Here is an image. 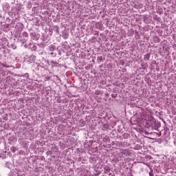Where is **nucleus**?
Listing matches in <instances>:
<instances>
[{
    "mask_svg": "<svg viewBox=\"0 0 176 176\" xmlns=\"http://www.w3.org/2000/svg\"><path fill=\"white\" fill-rule=\"evenodd\" d=\"M31 39L33 41H38L39 39V34H36L35 32H32L30 33Z\"/></svg>",
    "mask_w": 176,
    "mask_h": 176,
    "instance_id": "1",
    "label": "nucleus"
},
{
    "mask_svg": "<svg viewBox=\"0 0 176 176\" xmlns=\"http://www.w3.org/2000/svg\"><path fill=\"white\" fill-rule=\"evenodd\" d=\"M133 151H129V149L123 150L122 155H133Z\"/></svg>",
    "mask_w": 176,
    "mask_h": 176,
    "instance_id": "2",
    "label": "nucleus"
},
{
    "mask_svg": "<svg viewBox=\"0 0 176 176\" xmlns=\"http://www.w3.org/2000/svg\"><path fill=\"white\" fill-rule=\"evenodd\" d=\"M108 129H109V124H103L102 125V130L103 131H107L108 130Z\"/></svg>",
    "mask_w": 176,
    "mask_h": 176,
    "instance_id": "3",
    "label": "nucleus"
},
{
    "mask_svg": "<svg viewBox=\"0 0 176 176\" xmlns=\"http://www.w3.org/2000/svg\"><path fill=\"white\" fill-rule=\"evenodd\" d=\"M53 30L56 34H60V28L58 26H54Z\"/></svg>",
    "mask_w": 176,
    "mask_h": 176,
    "instance_id": "4",
    "label": "nucleus"
},
{
    "mask_svg": "<svg viewBox=\"0 0 176 176\" xmlns=\"http://www.w3.org/2000/svg\"><path fill=\"white\" fill-rule=\"evenodd\" d=\"M149 58H151V54L147 53L144 55V61H149Z\"/></svg>",
    "mask_w": 176,
    "mask_h": 176,
    "instance_id": "5",
    "label": "nucleus"
},
{
    "mask_svg": "<svg viewBox=\"0 0 176 176\" xmlns=\"http://www.w3.org/2000/svg\"><path fill=\"white\" fill-rule=\"evenodd\" d=\"M51 151L52 152H58V147H57L56 145H54L52 146Z\"/></svg>",
    "mask_w": 176,
    "mask_h": 176,
    "instance_id": "6",
    "label": "nucleus"
},
{
    "mask_svg": "<svg viewBox=\"0 0 176 176\" xmlns=\"http://www.w3.org/2000/svg\"><path fill=\"white\" fill-rule=\"evenodd\" d=\"M62 36H63V39H68V37L69 36V35L68 34V33L63 32L62 33Z\"/></svg>",
    "mask_w": 176,
    "mask_h": 176,
    "instance_id": "7",
    "label": "nucleus"
},
{
    "mask_svg": "<svg viewBox=\"0 0 176 176\" xmlns=\"http://www.w3.org/2000/svg\"><path fill=\"white\" fill-rule=\"evenodd\" d=\"M14 138H13V137L11 136V137L8 139V144H10V145H13V144H14Z\"/></svg>",
    "mask_w": 176,
    "mask_h": 176,
    "instance_id": "8",
    "label": "nucleus"
},
{
    "mask_svg": "<svg viewBox=\"0 0 176 176\" xmlns=\"http://www.w3.org/2000/svg\"><path fill=\"white\" fill-rule=\"evenodd\" d=\"M54 50H56V45H51L50 46V52H54Z\"/></svg>",
    "mask_w": 176,
    "mask_h": 176,
    "instance_id": "9",
    "label": "nucleus"
},
{
    "mask_svg": "<svg viewBox=\"0 0 176 176\" xmlns=\"http://www.w3.org/2000/svg\"><path fill=\"white\" fill-rule=\"evenodd\" d=\"M123 139L124 140H127L129 138V137H130V135H129V133H124L122 135Z\"/></svg>",
    "mask_w": 176,
    "mask_h": 176,
    "instance_id": "10",
    "label": "nucleus"
},
{
    "mask_svg": "<svg viewBox=\"0 0 176 176\" xmlns=\"http://www.w3.org/2000/svg\"><path fill=\"white\" fill-rule=\"evenodd\" d=\"M91 145V144L90 143L87 144V140L84 143L85 148H90Z\"/></svg>",
    "mask_w": 176,
    "mask_h": 176,
    "instance_id": "11",
    "label": "nucleus"
},
{
    "mask_svg": "<svg viewBox=\"0 0 176 176\" xmlns=\"http://www.w3.org/2000/svg\"><path fill=\"white\" fill-rule=\"evenodd\" d=\"M51 64H52L53 65H54L55 67H58V63L54 61V60H51Z\"/></svg>",
    "mask_w": 176,
    "mask_h": 176,
    "instance_id": "12",
    "label": "nucleus"
},
{
    "mask_svg": "<svg viewBox=\"0 0 176 176\" xmlns=\"http://www.w3.org/2000/svg\"><path fill=\"white\" fill-rule=\"evenodd\" d=\"M11 151L13 153H16V151H17V148H16L15 146H12L11 148Z\"/></svg>",
    "mask_w": 176,
    "mask_h": 176,
    "instance_id": "13",
    "label": "nucleus"
},
{
    "mask_svg": "<svg viewBox=\"0 0 176 176\" xmlns=\"http://www.w3.org/2000/svg\"><path fill=\"white\" fill-rule=\"evenodd\" d=\"M22 35H23V38H27V36H28V33L27 32H23L22 33Z\"/></svg>",
    "mask_w": 176,
    "mask_h": 176,
    "instance_id": "14",
    "label": "nucleus"
},
{
    "mask_svg": "<svg viewBox=\"0 0 176 176\" xmlns=\"http://www.w3.org/2000/svg\"><path fill=\"white\" fill-rule=\"evenodd\" d=\"M80 126H85V124H86V122L85 121H83V120H80Z\"/></svg>",
    "mask_w": 176,
    "mask_h": 176,
    "instance_id": "15",
    "label": "nucleus"
},
{
    "mask_svg": "<svg viewBox=\"0 0 176 176\" xmlns=\"http://www.w3.org/2000/svg\"><path fill=\"white\" fill-rule=\"evenodd\" d=\"M29 58L30 60H32V61H34L36 60V58L34 55L30 56Z\"/></svg>",
    "mask_w": 176,
    "mask_h": 176,
    "instance_id": "16",
    "label": "nucleus"
},
{
    "mask_svg": "<svg viewBox=\"0 0 176 176\" xmlns=\"http://www.w3.org/2000/svg\"><path fill=\"white\" fill-rule=\"evenodd\" d=\"M103 141L104 142H107L109 141V137L105 136V138L103 139Z\"/></svg>",
    "mask_w": 176,
    "mask_h": 176,
    "instance_id": "17",
    "label": "nucleus"
},
{
    "mask_svg": "<svg viewBox=\"0 0 176 176\" xmlns=\"http://www.w3.org/2000/svg\"><path fill=\"white\" fill-rule=\"evenodd\" d=\"M95 94H96V96H98V95L101 94V91H100V90H96V91H95Z\"/></svg>",
    "mask_w": 176,
    "mask_h": 176,
    "instance_id": "18",
    "label": "nucleus"
},
{
    "mask_svg": "<svg viewBox=\"0 0 176 176\" xmlns=\"http://www.w3.org/2000/svg\"><path fill=\"white\" fill-rule=\"evenodd\" d=\"M11 47H12V49H14V50L17 49V46H16V45L14 44H11Z\"/></svg>",
    "mask_w": 176,
    "mask_h": 176,
    "instance_id": "19",
    "label": "nucleus"
},
{
    "mask_svg": "<svg viewBox=\"0 0 176 176\" xmlns=\"http://www.w3.org/2000/svg\"><path fill=\"white\" fill-rule=\"evenodd\" d=\"M111 97H112L113 98H116L118 97V95H117V94H111Z\"/></svg>",
    "mask_w": 176,
    "mask_h": 176,
    "instance_id": "20",
    "label": "nucleus"
},
{
    "mask_svg": "<svg viewBox=\"0 0 176 176\" xmlns=\"http://www.w3.org/2000/svg\"><path fill=\"white\" fill-rule=\"evenodd\" d=\"M32 50H36V45H33L32 47Z\"/></svg>",
    "mask_w": 176,
    "mask_h": 176,
    "instance_id": "21",
    "label": "nucleus"
},
{
    "mask_svg": "<svg viewBox=\"0 0 176 176\" xmlns=\"http://www.w3.org/2000/svg\"><path fill=\"white\" fill-rule=\"evenodd\" d=\"M97 59L100 60V61H102V56H98Z\"/></svg>",
    "mask_w": 176,
    "mask_h": 176,
    "instance_id": "22",
    "label": "nucleus"
},
{
    "mask_svg": "<svg viewBox=\"0 0 176 176\" xmlns=\"http://www.w3.org/2000/svg\"><path fill=\"white\" fill-rule=\"evenodd\" d=\"M2 157V159H6V155H0V158Z\"/></svg>",
    "mask_w": 176,
    "mask_h": 176,
    "instance_id": "23",
    "label": "nucleus"
},
{
    "mask_svg": "<svg viewBox=\"0 0 176 176\" xmlns=\"http://www.w3.org/2000/svg\"><path fill=\"white\" fill-rule=\"evenodd\" d=\"M80 107H81V108H85V107H86V105H85V104H82L81 105H80Z\"/></svg>",
    "mask_w": 176,
    "mask_h": 176,
    "instance_id": "24",
    "label": "nucleus"
},
{
    "mask_svg": "<svg viewBox=\"0 0 176 176\" xmlns=\"http://www.w3.org/2000/svg\"><path fill=\"white\" fill-rule=\"evenodd\" d=\"M92 41H96V37H92Z\"/></svg>",
    "mask_w": 176,
    "mask_h": 176,
    "instance_id": "25",
    "label": "nucleus"
},
{
    "mask_svg": "<svg viewBox=\"0 0 176 176\" xmlns=\"http://www.w3.org/2000/svg\"><path fill=\"white\" fill-rule=\"evenodd\" d=\"M9 30H7V29H4V31H6V32H8V31Z\"/></svg>",
    "mask_w": 176,
    "mask_h": 176,
    "instance_id": "26",
    "label": "nucleus"
},
{
    "mask_svg": "<svg viewBox=\"0 0 176 176\" xmlns=\"http://www.w3.org/2000/svg\"><path fill=\"white\" fill-rule=\"evenodd\" d=\"M51 54L53 55V54H54V53L52 52Z\"/></svg>",
    "mask_w": 176,
    "mask_h": 176,
    "instance_id": "27",
    "label": "nucleus"
},
{
    "mask_svg": "<svg viewBox=\"0 0 176 176\" xmlns=\"http://www.w3.org/2000/svg\"><path fill=\"white\" fill-rule=\"evenodd\" d=\"M150 175L152 176V173H150Z\"/></svg>",
    "mask_w": 176,
    "mask_h": 176,
    "instance_id": "28",
    "label": "nucleus"
},
{
    "mask_svg": "<svg viewBox=\"0 0 176 176\" xmlns=\"http://www.w3.org/2000/svg\"><path fill=\"white\" fill-rule=\"evenodd\" d=\"M150 175L152 176V173H150Z\"/></svg>",
    "mask_w": 176,
    "mask_h": 176,
    "instance_id": "29",
    "label": "nucleus"
},
{
    "mask_svg": "<svg viewBox=\"0 0 176 176\" xmlns=\"http://www.w3.org/2000/svg\"><path fill=\"white\" fill-rule=\"evenodd\" d=\"M6 28H8V26H6Z\"/></svg>",
    "mask_w": 176,
    "mask_h": 176,
    "instance_id": "30",
    "label": "nucleus"
}]
</instances>
